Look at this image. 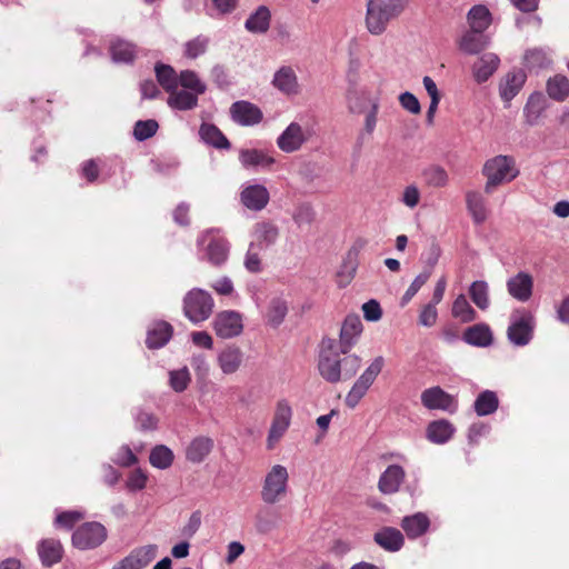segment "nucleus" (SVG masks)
Wrapping results in <instances>:
<instances>
[{"label": "nucleus", "instance_id": "nucleus-1", "mask_svg": "<svg viewBox=\"0 0 569 569\" xmlns=\"http://www.w3.org/2000/svg\"><path fill=\"white\" fill-rule=\"evenodd\" d=\"M406 0H369L366 11V28L373 36L382 34L389 22L403 11Z\"/></svg>", "mask_w": 569, "mask_h": 569}, {"label": "nucleus", "instance_id": "nucleus-2", "mask_svg": "<svg viewBox=\"0 0 569 569\" xmlns=\"http://www.w3.org/2000/svg\"><path fill=\"white\" fill-rule=\"evenodd\" d=\"M481 172L487 179L485 184L486 193H491L497 187L511 182L519 174L515 159L503 154L488 159Z\"/></svg>", "mask_w": 569, "mask_h": 569}, {"label": "nucleus", "instance_id": "nucleus-3", "mask_svg": "<svg viewBox=\"0 0 569 569\" xmlns=\"http://www.w3.org/2000/svg\"><path fill=\"white\" fill-rule=\"evenodd\" d=\"M213 308L212 296L201 288H192L182 300L183 315L193 325L208 320L213 312Z\"/></svg>", "mask_w": 569, "mask_h": 569}, {"label": "nucleus", "instance_id": "nucleus-4", "mask_svg": "<svg viewBox=\"0 0 569 569\" xmlns=\"http://www.w3.org/2000/svg\"><path fill=\"white\" fill-rule=\"evenodd\" d=\"M200 251L203 252V259L213 266H222L229 257L230 243L221 234L219 229H208L203 231L197 240Z\"/></svg>", "mask_w": 569, "mask_h": 569}, {"label": "nucleus", "instance_id": "nucleus-5", "mask_svg": "<svg viewBox=\"0 0 569 569\" xmlns=\"http://www.w3.org/2000/svg\"><path fill=\"white\" fill-rule=\"evenodd\" d=\"M289 473L284 466L274 465L267 472L261 488V499L267 505L279 502L288 491Z\"/></svg>", "mask_w": 569, "mask_h": 569}, {"label": "nucleus", "instance_id": "nucleus-6", "mask_svg": "<svg viewBox=\"0 0 569 569\" xmlns=\"http://www.w3.org/2000/svg\"><path fill=\"white\" fill-rule=\"evenodd\" d=\"M337 349L338 346L335 339H322L318 369L320 376L330 383H337L342 378L341 362Z\"/></svg>", "mask_w": 569, "mask_h": 569}, {"label": "nucleus", "instance_id": "nucleus-7", "mask_svg": "<svg viewBox=\"0 0 569 569\" xmlns=\"http://www.w3.org/2000/svg\"><path fill=\"white\" fill-rule=\"evenodd\" d=\"M533 329V315L526 309H516L510 316L507 337L513 346L523 347L531 341Z\"/></svg>", "mask_w": 569, "mask_h": 569}, {"label": "nucleus", "instance_id": "nucleus-8", "mask_svg": "<svg viewBox=\"0 0 569 569\" xmlns=\"http://www.w3.org/2000/svg\"><path fill=\"white\" fill-rule=\"evenodd\" d=\"M385 365L381 356L375 358L362 375L356 380L350 391L347 393L345 403L347 407L353 409L366 396L369 388L372 386Z\"/></svg>", "mask_w": 569, "mask_h": 569}, {"label": "nucleus", "instance_id": "nucleus-9", "mask_svg": "<svg viewBox=\"0 0 569 569\" xmlns=\"http://www.w3.org/2000/svg\"><path fill=\"white\" fill-rule=\"evenodd\" d=\"M107 537L108 531L102 523L84 522L72 533V545L79 550H90L102 545Z\"/></svg>", "mask_w": 569, "mask_h": 569}, {"label": "nucleus", "instance_id": "nucleus-10", "mask_svg": "<svg viewBox=\"0 0 569 569\" xmlns=\"http://www.w3.org/2000/svg\"><path fill=\"white\" fill-rule=\"evenodd\" d=\"M292 408L288 400L281 399L276 405L274 415L267 437V447L272 449L290 427Z\"/></svg>", "mask_w": 569, "mask_h": 569}, {"label": "nucleus", "instance_id": "nucleus-11", "mask_svg": "<svg viewBox=\"0 0 569 569\" xmlns=\"http://www.w3.org/2000/svg\"><path fill=\"white\" fill-rule=\"evenodd\" d=\"M239 200L246 209L259 212L268 206L270 193L261 183L246 182L240 187Z\"/></svg>", "mask_w": 569, "mask_h": 569}, {"label": "nucleus", "instance_id": "nucleus-12", "mask_svg": "<svg viewBox=\"0 0 569 569\" xmlns=\"http://www.w3.org/2000/svg\"><path fill=\"white\" fill-rule=\"evenodd\" d=\"M212 325L216 335L222 339L238 337L243 331L242 315L234 310H223L218 312Z\"/></svg>", "mask_w": 569, "mask_h": 569}, {"label": "nucleus", "instance_id": "nucleus-13", "mask_svg": "<svg viewBox=\"0 0 569 569\" xmlns=\"http://www.w3.org/2000/svg\"><path fill=\"white\" fill-rule=\"evenodd\" d=\"M158 546L149 543L132 549L124 558L118 561L112 569H144L157 557Z\"/></svg>", "mask_w": 569, "mask_h": 569}, {"label": "nucleus", "instance_id": "nucleus-14", "mask_svg": "<svg viewBox=\"0 0 569 569\" xmlns=\"http://www.w3.org/2000/svg\"><path fill=\"white\" fill-rule=\"evenodd\" d=\"M308 140V132L300 123L293 121L278 136L276 143L282 152L293 153L299 151Z\"/></svg>", "mask_w": 569, "mask_h": 569}, {"label": "nucleus", "instance_id": "nucleus-15", "mask_svg": "<svg viewBox=\"0 0 569 569\" xmlns=\"http://www.w3.org/2000/svg\"><path fill=\"white\" fill-rule=\"evenodd\" d=\"M362 332V322L359 316L349 315L346 317L339 336V351L340 353H348L350 349L357 343L359 336Z\"/></svg>", "mask_w": 569, "mask_h": 569}, {"label": "nucleus", "instance_id": "nucleus-16", "mask_svg": "<svg viewBox=\"0 0 569 569\" xmlns=\"http://www.w3.org/2000/svg\"><path fill=\"white\" fill-rule=\"evenodd\" d=\"M231 119L243 127L258 124L262 120L261 110L249 101H237L230 107Z\"/></svg>", "mask_w": 569, "mask_h": 569}, {"label": "nucleus", "instance_id": "nucleus-17", "mask_svg": "<svg viewBox=\"0 0 569 569\" xmlns=\"http://www.w3.org/2000/svg\"><path fill=\"white\" fill-rule=\"evenodd\" d=\"M421 403L429 410L455 411V399L440 387H431L422 391Z\"/></svg>", "mask_w": 569, "mask_h": 569}, {"label": "nucleus", "instance_id": "nucleus-18", "mask_svg": "<svg viewBox=\"0 0 569 569\" xmlns=\"http://www.w3.org/2000/svg\"><path fill=\"white\" fill-rule=\"evenodd\" d=\"M507 291L516 300L520 302H527L533 291V278L531 274L525 271H520L517 274L510 277L507 280Z\"/></svg>", "mask_w": 569, "mask_h": 569}, {"label": "nucleus", "instance_id": "nucleus-19", "mask_svg": "<svg viewBox=\"0 0 569 569\" xmlns=\"http://www.w3.org/2000/svg\"><path fill=\"white\" fill-rule=\"evenodd\" d=\"M239 162L244 169L268 170L276 163V158L262 149H241Z\"/></svg>", "mask_w": 569, "mask_h": 569}, {"label": "nucleus", "instance_id": "nucleus-20", "mask_svg": "<svg viewBox=\"0 0 569 569\" xmlns=\"http://www.w3.org/2000/svg\"><path fill=\"white\" fill-rule=\"evenodd\" d=\"M406 478L405 469L399 465H390L380 475L378 489L383 495H392L399 491Z\"/></svg>", "mask_w": 569, "mask_h": 569}, {"label": "nucleus", "instance_id": "nucleus-21", "mask_svg": "<svg viewBox=\"0 0 569 569\" xmlns=\"http://www.w3.org/2000/svg\"><path fill=\"white\" fill-rule=\"evenodd\" d=\"M272 86L287 96L299 92V82L296 71L290 66L280 67L273 74Z\"/></svg>", "mask_w": 569, "mask_h": 569}, {"label": "nucleus", "instance_id": "nucleus-22", "mask_svg": "<svg viewBox=\"0 0 569 569\" xmlns=\"http://www.w3.org/2000/svg\"><path fill=\"white\" fill-rule=\"evenodd\" d=\"M243 362V352L237 346H227L217 356V363L223 375L236 373Z\"/></svg>", "mask_w": 569, "mask_h": 569}, {"label": "nucleus", "instance_id": "nucleus-23", "mask_svg": "<svg viewBox=\"0 0 569 569\" xmlns=\"http://www.w3.org/2000/svg\"><path fill=\"white\" fill-rule=\"evenodd\" d=\"M279 237L278 227L270 221H260L253 226L252 241L257 243L259 250H264L273 246Z\"/></svg>", "mask_w": 569, "mask_h": 569}, {"label": "nucleus", "instance_id": "nucleus-24", "mask_svg": "<svg viewBox=\"0 0 569 569\" xmlns=\"http://www.w3.org/2000/svg\"><path fill=\"white\" fill-rule=\"evenodd\" d=\"M214 446L213 439L207 436L193 438L186 448V459L191 463H201L210 455Z\"/></svg>", "mask_w": 569, "mask_h": 569}, {"label": "nucleus", "instance_id": "nucleus-25", "mask_svg": "<svg viewBox=\"0 0 569 569\" xmlns=\"http://www.w3.org/2000/svg\"><path fill=\"white\" fill-rule=\"evenodd\" d=\"M271 11L267 6H259L244 21V29L253 34H264L271 24Z\"/></svg>", "mask_w": 569, "mask_h": 569}, {"label": "nucleus", "instance_id": "nucleus-26", "mask_svg": "<svg viewBox=\"0 0 569 569\" xmlns=\"http://www.w3.org/2000/svg\"><path fill=\"white\" fill-rule=\"evenodd\" d=\"M500 59L496 53H483L472 66L473 78L478 83L486 82L498 69Z\"/></svg>", "mask_w": 569, "mask_h": 569}, {"label": "nucleus", "instance_id": "nucleus-27", "mask_svg": "<svg viewBox=\"0 0 569 569\" xmlns=\"http://www.w3.org/2000/svg\"><path fill=\"white\" fill-rule=\"evenodd\" d=\"M466 206L476 224H482L488 219L489 209L487 200L480 192L468 191L466 193Z\"/></svg>", "mask_w": 569, "mask_h": 569}, {"label": "nucleus", "instance_id": "nucleus-28", "mask_svg": "<svg viewBox=\"0 0 569 569\" xmlns=\"http://www.w3.org/2000/svg\"><path fill=\"white\" fill-rule=\"evenodd\" d=\"M400 526L409 539H417L428 531L430 520L426 513L416 512L403 517Z\"/></svg>", "mask_w": 569, "mask_h": 569}, {"label": "nucleus", "instance_id": "nucleus-29", "mask_svg": "<svg viewBox=\"0 0 569 569\" xmlns=\"http://www.w3.org/2000/svg\"><path fill=\"white\" fill-rule=\"evenodd\" d=\"M462 339L470 346L486 348L492 343L493 336L488 325L477 323L465 330Z\"/></svg>", "mask_w": 569, "mask_h": 569}, {"label": "nucleus", "instance_id": "nucleus-30", "mask_svg": "<svg viewBox=\"0 0 569 569\" xmlns=\"http://www.w3.org/2000/svg\"><path fill=\"white\" fill-rule=\"evenodd\" d=\"M109 52L113 62L131 63L139 51L132 42L118 38L110 42Z\"/></svg>", "mask_w": 569, "mask_h": 569}, {"label": "nucleus", "instance_id": "nucleus-31", "mask_svg": "<svg viewBox=\"0 0 569 569\" xmlns=\"http://www.w3.org/2000/svg\"><path fill=\"white\" fill-rule=\"evenodd\" d=\"M377 545L387 551L396 552L403 546L405 539L400 530L392 527H385L373 537Z\"/></svg>", "mask_w": 569, "mask_h": 569}, {"label": "nucleus", "instance_id": "nucleus-32", "mask_svg": "<svg viewBox=\"0 0 569 569\" xmlns=\"http://www.w3.org/2000/svg\"><path fill=\"white\" fill-rule=\"evenodd\" d=\"M288 313V302L282 296H273L269 299L264 318L267 323L273 328L279 327Z\"/></svg>", "mask_w": 569, "mask_h": 569}, {"label": "nucleus", "instance_id": "nucleus-33", "mask_svg": "<svg viewBox=\"0 0 569 569\" xmlns=\"http://www.w3.org/2000/svg\"><path fill=\"white\" fill-rule=\"evenodd\" d=\"M455 431V427L448 420L440 419L428 425L426 436L432 443L443 445L452 438Z\"/></svg>", "mask_w": 569, "mask_h": 569}, {"label": "nucleus", "instance_id": "nucleus-34", "mask_svg": "<svg viewBox=\"0 0 569 569\" xmlns=\"http://www.w3.org/2000/svg\"><path fill=\"white\" fill-rule=\"evenodd\" d=\"M38 553L42 565L51 567L61 560L63 548L59 540L43 539L38 546Z\"/></svg>", "mask_w": 569, "mask_h": 569}, {"label": "nucleus", "instance_id": "nucleus-35", "mask_svg": "<svg viewBox=\"0 0 569 569\" xmlns=\"http://www.w3.org/2000/svg\"><path fill=\"white\" fill-rule=\"evenodd\" d=\"M526 73L522 70H516L507 73L500 83V96L505 101L513 99L526 82Z\"/></svg>", "mask_w": 569, "mask_h": 569}, {"label": "nucleus", "instance_id": "nucleus-36", "mask_svg": "<svg viewBox=\"0 0 569 569\" xmlns=\"http://www.w3.org/2000/svg\"><path fill=\"white\" fill-rule=\"evenodd\" d=\"M172 336V327L166 321L154 323L147 332L146 343L149 349L163 347Z\"/></svg>", "mask_w": 569, "mask_h": 569}, {"label": "nucleus", "instance_id": "nucleus-37", "mask_svg": "<svg viewBox=\"0 0 569 569\" xmlns=\"http://www.w3.org/2000/svg\"><path fill=\"white\" fill-rule=\"evenodd\" d=\"M167 100L168 106L173 110L187 111L198 106V97L194 92L187 90H171Z\"/></svg>", "mask_w": 569, "mask_h": 569}, {"label": "nucleus", "instance_id": "nucleus-38", "mask_svg": "<svg viewBox=\"0 0 569 569\" xmlns=\"http://www.w3.org/2000/svg\"><path fill=\"white\" fill-rule=\"evenodd\" d=\"M489 44V39L482 31L470 29L459 41V48L468 54H477Z\"/></svg>", "mask_w": 569, "mask_h": 569}, {"label": "nucleus", "instance_id": "nucleus-39", "mask_svg": "<svg viewBox=\"0 0 569 569\" xmlns=\"http://www.w3.org/2000/svg\"><path fill=\"white\" fill-rule=\"evenodd\" d=\"M201 140L216 149H230V142L218 127L203 122L199 129Z\"/></svg>", "mask_w": 569, "mask_h": 569}, {"label": "nucleus", "instance_id": "nucleus-40", "mask_svg": "<svg viewBox=\"0 0 569 569\" xmlns=\"http://www.w3.org/2000/svg\"><path fill=\"white\" fill-rule=\"evenodd\" d=\"M498 407V396L491 390L480 392L473 402V409L479 417L489 416L496 412Z\"/></svg>", "mask_w": 569, "mask_h": 569}, {"label": "nucleus", "instance_id": "nucleus-41", "mask_svg": "<svg viewBox=\"0 0 569 569\" xmlns=\"http://www.w3.org/2000/svg\"><path fill=\"white\" fill-rule=\"evenodd\" d=\"M523 63L530 70H540L551 64L550 52L543 48L528 49L523 56Z\"/></svg>", "mask_w": 569, "mask_h": 569}, {"label": "nucleus", "instance_id": "nucleus-42", "mask_svg": "<svg viewBox=\"0 0 569 569\" xmlns=\"http://www.w3.org/2000/svg\"><path fill=\"white\" fill-rule=\"evenodd\" d=\"M546 108V98L542 93L535 92L532 93L523 109V114L527 123L533 126L538 122L541 117L543 110Z\"/></svg>", "mask_w": 569, "mask_h": 569}, {"label": "nucleus", "instance_id": "nucleus-43", "mask_svg": "<svg viewBox=\"0 0 569 569\" xmlns=\"http://www.w3.org/2000/svg\"><path fill=\"white\" fill-rule=\"evenodd\" d=\"M468 23L470 29L485 31L491 23V13L483 4L473 6L468 12Z\"/></svg>", "mask_w": 569, "mask_h": 569}, {"label": "nucleus", "instance_id": "nucleus-44", "mask_svg": "<svg viewBox=\"0 0 569 569\" xmlns=\"http://www.w3.org/2000/svg\"><path fill=\"white\" fill-rule=\"evenodd\" d=\"M372 100L379 99L371 97V94L366 90H351L347 94L348 110L351 113L359 114L365 111L367 106L372 108Z\"/></svg>", "mask_w": 569, "mask_h": 569}, {"label": "nucleus", "instance_id": "nucleus-45", "mask_svg": "<svg viewBox=\"0 0 569 569\" xmlns=\"http://www.w3.org/2000/svg\"><path fill=\"white\" fill-rule=\"evenodd\" d=\"M451 315L463 323L472 322L477 319L476 310L462 293L455 299L451 308Z\"/></svg>", "mask_w": 569, "mask_h": 569}, {"label": "nucleus", "instance_id": "nucleus-46", "mask_svg": "<svg viewBox=\"0 0 569 569\" xmlns=\"http://www.w3.org/2000/svg\"><path fill=\"white\" fill-rule=\"evenodd\" d=\"M422 178L428 187L445 188L449 183V174L445 168L431 164L422 170Z\"/></svg>", "mask_w": 569, "mask_h": 569}, {"label": "nucleus", "instance_id": "nucleus-47", "mask_svg": "<svg viewBox=\"0 0 569 569\" xmlns=\"http://www.w3.org/2000/svg\"><path fill=\"white\" fill-rule=\"evenodd\" d=\"M154 72L157 81L167 92L177 89L179 76L171 66L157 63L154 67Z\"/></svg>", "mask_w": 569, "mask_h": 569}, {"label": "nucleus", "instance_id": "nucleus-48", "mask_svg": "<svg viewBox=\"0 0 569 569\" xmlns=\"http://www.w3.org/2000/svg\"><path fill=\"white\" fill-rule=\"evenodd\" d=\"M173 459L174 455L172 450L164 445L156 446L149 456L151 466L161 470L168 469L172 465Z\"/></svg>", "mask_w": 569, "mask_h": 569}, {"label": "nucleus", "instance_id": "nucleus-49", "mask_svg": "<svg viewBox=\"0 0 569 569\" xmlns=\"http://www.w3.org/2000/svg\"><path fill=\"white\" fill-rule=\"evenodd\" d=\"M469 295L472 302L481 310H487L490 306L489 287L483 280L473 281L469 287Z\"/></svg>", "mask_w": 569, "mask_h": 569}, {"label": "nucleus", "instance_id": "nucleus-50", "mask_svg": "<svg viewBox=\"0 0 569 569\" xmlns=\"http://www.w3.org/2000/svg\"><path fill=\"white\" fill-rule=\"evenodd\" d=\"M178 84L184 90L194 92L197 96L203 94L207 90L206 83L192 70H183L179 74Z\"/></svg>", "mask_w": 569, "mask_h": 569}, {"label": "nucleus", "instance_id": "nucleus-51", "mask_svg": "<svg viewBox=\"0 0 569 569\" xmlns=\"http://www.w3.org/2000/svg\"><path fill=\"white\" fill-rule=\"evenodd\" d=\"M547 91L550 98L563 101L569 96V79L565 76H555L547 83Z\"/></svg>", "mask_w": 569, "mask_h": 569}, {"label": "nucleus", "instance_id": "nucleus-52", "mask_svg": "<svg viewBox=\"0 0 569 569\" xmlns=\"http://www.w3.org/2000/svg\"><path fill=\"white\" fill-rule=\"evenodd\" d=\"M379 111V100H372V108L365 117L363 129L358 136V143L361 144L365 140L369 139L377 126V116Z\"/></svg>", "mask_w": 569, "mask_h": 569}, {"label": "nucleus", "instance_id": "nucleus-53", "mask_svg": "<svg viewBox=\"0 0 569 569\" xmlns=\"http://www.w3.org/2000/svg\"><path fill=\"white\" fill-rule=\"evenodd\" d=\"M191 382V375L187 367L169 372V385L176 392L184 391Z\"/></svg>", "mask_w": 569, "mask_h": 569}, {"label": "nucleus", "instance_id": "nucleus-54", "mask_svg": "<svg viewBox=\"0 0 569 569\" xmlns=\"http://www.w3.org/2000/svg\"><path fill=\"white\" fill-rule=\"evenodd\" d=\"M209 46V38L206 36H198L184 43V56L189 59H196L202 56Z\"/></svg>", "mask_w": 569, "mask_h": 569}, {"label": "nucleus", "instance_id": "nucleus-55", "mask_svg": "<svg viewBox=\"0 0 569 569\" xmlns=\"http://www.w3.org/2000/svg\"><path fill=\"white\" fill-rule=\"evenodd\" d=\"M315 218L316 212L313 208L308 203L298 206L292 213V219L299 228L311 226V223L315 221Z\"/></svg>", "mask_w": 569, "mask_h": 569}, {"label": "nucleus", "instance_id": "nucleus-56", "mask_svg": "<svg viewBox=\"0 0 569 569\" xmlns=\"http://www.w3.org/2000/svg\"><path fill=\"white\" fill-rule=\"evenodd\" d=\"M158 127L156 120H139L134 124L133 136L138 141H144L156 134Z\"/></svg>", "mask_w": 569, "mask_h": 569}, {"label": "nucleus", "instance_id": "nucleus-57", "mask_svg": "<svg viewBox=\"0 0 569 569\" xmlns=\"http://www.w3.org/2000/svg\"><path fill=\"white\" fill-rule=\"evenodd\" d=\"M260 251L257 243H249L248 251L244 256V268L251 273H258L261 271V258Z\"/></svg>", "mask_w": 569, "mask_h": 569}, {"label": "nucleus", "instance_id": "nucleus-58", "mask_svg": "<svg viewBox=\"0 0 569 569\" xmlns=\"http://www.w3.org/2000/svg\"><path fill=\"white\" fill-rule=\"evenodd\" d=\"M341 362V380H349L352 378L359 370L361 366V358L357 355H349L345 358L340 359Z\"/></svg>", "mask_w": 569, "mask_h": 569}, {"label": "nucleus", "instance_id": "nucleus-59", "mask_svg": "<svg viewBox=\"0 0 569 569\" xmlns=\"http://www.w3.org/2000/svg\"><path fill=\"white\" fill-rule=\"evenodd\" d=\"M84 518V513L77 510L63 511L57 515L56 525L66 529H71L74 523Z\"/></svg>", "mask_w": 569, "mask_h": 569}, {"label": "nucleus", "instance_id": "nucleus-60", "mask_svg": "<svg viewBox=\"0 0 569 569\" xmlns=\"http://www.w3.org/2000/svg\"><path fill=\"white\" fill-rule=\"evenodd\" d=\"M112 461L120 467H130L137 463L138 458L129 446L123 445L119 448Z\"/></svg>", "mask_w": 569, "mask_h": 569}, {"label": "nucleus", "instance_id": "nucleus-61", "mask_svg": "<svg viewBox=\"0 0 569 569\" xmlns=\"http://www.w3.org/2000/svg\"><path fill=\"white\" fill-rule=\"evenodd\" d=\"M148 481L147 475L140 469H134L128 476L126 487L129 491H140L146 488Z\"/></svg>", "mask_w": 569, "mask_h": 569}, {"label": "nucleus", "instance_id": "nucleus-62", "mask_svg": "<svg viewBox=\"0 0 569 569\" xmlns=\"http://www.w3.org/2000/svg\"><path fill=\"white\" fill-rule=\"evenodd\" d=\"M429 278H430L429 271L419 273L413 279V281L410 283L408 289L406 290V292L402 297V305L408 303L416 296V293L420 290V288L428 281Z\"/></svg>", "mask_w": 569, "mask_h": 569}, {"label": "nucleus", "instance_id": "nucleus-63", "mask_svg": "<svg viewBox=\"0 0 569 569\" xmlns=\"http://www.w3.org/2000/svg\"><path fill=\"white\" fill-rule=\"evenodd\" d=\"M254 526H256V529L258 532L267 533V532H270L276 527V522L271 518L270 512L263 510V511H259L256 515Z\"/></svg>", "mask_w": 569, "mask_h": 569}, {"label": "nucleus", "instance_id": "nucleus-64", "mask_svg": "<svg viewBox=\"0 0 569 569\" xmlns=\"http://www.w3.org/2000/svg\"><path fill=\"white\" fill-rule=\"evenodd\" d=\"M191 367L194 370L198 378H206L210 371V365L207 357L202 353L193 355L191 358Z\"/></svg>", "mask_w": 569, "mask_h": 569}]
</instances>
